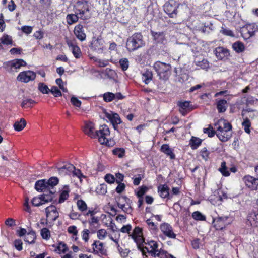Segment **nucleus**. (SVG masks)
Returning a JSON list of instances; mask_svg holds the SVG:
<instances>
[{
	"label": "nucleus",
	"instance_id": "1",
	"mask_svg": "<svg viewBox=\"0 0 258 258\" xmlns=\"http://www.w3.org/2000/svg\"><path fill=\"white\" fill-rule=\"evenodd\" d=\"M145 42L141 32H136L129 37L126 40V48L128 52H134L144 47Z\"/></svg>",
	"mask_w": 258,
	"mask_h": 258
},
{
	"label": "nucleus",
	"instance_id": "2",
	"mask_svg": "<svg viewBox=\"0 0 258 258\" xmlns=\"http://www.w3.org/2000/svg\"><path fill=\"white\" fill-rule=\"evenodd\" d=\"M75 13L80 16V19L87 20L90 17L89 6L88 2L85 0L77 1L74 6Z\"/></svg>",
	"mask_w": 258,
	"mask_h": 258
},
{
	"label": "nucleus",
	"instance_id": "3",
	"mask_svg": "<svg viewBox=\"0 0 258 258\" xmlns=\"http://www.w3.org/2000/svg\"><path fill=\"white\" fill-rule=\"evenodd\" d=\"M153 68L160 79L166 81L168 80L171 74V66L169 64L157 61L154 64Z\"/></svg>",
	"mask_w": 258,
	"mask_h": 258
},
{
	"label": "nucleus",
	"instance_id": "4",
	"mask_svg": "<svg viewBox=\"0 0 258 258\" xmlns=\"http://www.w3.org/2000/svg\"><path fill=\"white\" fill-rule=\"evenodd\" d=\"M110 135V131L107 125H103L98 130L95 132V138H98L101 144H105L107 146H112L114 144L113 141H109L107 137Z\"/></svg>",
	"mask_w": 258,
	"mask_h": 258
},
{
	"label": "nucleus",
	"instance_id": "5",
	"mask_svg": "<svg viewBox=\"0 0 258 258\" xmlns=\"http://www.w3.org/2000/svg\"><path fill=\"white\" fill-rule=\"evenodd\" d=\"M232 218L228 216H218L213 218L212 224L216 230H222L231 224Z\"/></svg>",
	"mask_w": 258,
	"mask_h": 258
},
{
	"label": "nucleus",
	"instance_id": "6",
	"mask_svg": "<svg viewBox=\"0 0 258 258\" xmlns=\"http://www.w3.org/2000/svg\"><path fill=\"white\" fill-rule=\"evenodd\" d=\"M180 4L175 0H169L163 6L164 12L170 18H175L178 13V8Z\"/></svg>",
	"mask_w": 258,
	"mask_h": 258
},
{
	"label": "nucleus",
	"instance_id": "7",
	"mask_svg": "<svg viewBox=\"0 0 258 258\" xmlns=\"http://www.w3.org/2000/svg\"><path fill=\"white\" fill-rule=\"evenodd\" d=\"M87 251L95 255L102 256L107 255V253L104 243L98 240H94L91 245V249H87Z\"/></svg>",
	"mask_w": 258,
	"mask_h": 258
},
{
	"label": "nucleus",
	"instance_id": "8",
	"mask_svg": "<svg viewBox=\"0 0 258 258\" xmlns=\"http://www.w3.org/2000/svg\"><path fill=\"white\" fill-rule=\"evenodd\" d=\"M145 244L147 245L148 247H144L139 249L144 256L147 257L146 252H147L153 257H155V254L159 250L158 249V244L157 241L154 240L147 241V242L145 241Z\"/></svg>",
	"mask_w": 258,
	"mask_h": 258
},
{
	"label": "nucleus",
	"instance_id": "9",
	"mask_svg": "<svg viewBox=\"0 0 258 258\" xmlns=\"http://www.w3.org/2000/svg\"><path fill=\"white\" fill-rule=\"evenodd\" d=\"M258 31V25L256 23L247 24L243 26L240 30L242 37L245 40L254 35Z\"/></svg>",
	"mask_w": 258,
	"mask_h": 258
},
{
	"label": "nucleus",
	"instance_id": "10",
	"mask_svg": "<svg viewBox=\"0 0 258 258\" xmlns=\"http://www.w3.org/2000/svg\"><path fill=\"white\" fill-rule=\"evenodd\" d=\"M105 41L101 36L97 37H93L90 44V48L93 51L99 53H102L105 49Z\"/></svg>",
	"mask_w": 258,
	"mask_h": 258
},
{
	"label": "nucleus",
	"instance_id": "11",
	"mask_svg": "<svg viewBox=\"0 0 258 258\" xmlns=\"http://www.w3.org/2000/svg\"><path fill=\"white\" fill-rule=\"evenodd\" d=\"M143 231L142 228L136 226L131 234H130V237L137 244L138 249H140L141 244L145 242Z\"/></svg>",
	"mask_w": 258,
	"mask_h": 258
},
{
	"label": "nucleus",
	"instance_id": "12",
	"mask_svg": "<svg viewBox=\"0 0 258 258\" xmlns=\"http://www.w3.org/2000/svg\"><path fill=\"white\" fill-rule=\"evenodd\" d=\"M105 116L110 121L113 128L118 132H120L118 125L122 124V121L119 114L112 111L106 112H105Z\"/></svg>",
	"mask_w": 258,
	"mask_h": 258
},
{
	"label": "nucleus",
	"instance_id": "13",
	"mask_svg": "<svg viewBox=\"0 0 258 258\" xmlns=\"http://www.w3.org/2000/svg\"><path fill=\"white\" fill-rule=\"evenodd\" d=\"M46 222L51 223L54 222L59 216L57 208L54 205H50L45 208Z\"/></svg>",
	"mask_w": 258,
	"mask_h": 258
},
{
	"label": "nucleus",
	"instance_id": "14",
	"mask_svg": "<svg viewBox=\"0 0 258 258\" xmlns=\"http://www.w3.org/2000/svg\"><path fill=\"white\" fill-rule=\"evenodd\" d=\"M255 178L250 175H246L242 178V181L245 186L251 190H258V176Z\"/></svg>",
	"mask_w": 258,
	"mask_h": 258
},
{
	"label": "nucleus",
	"instance_id": "15",
	"mask_svg": "<svg viewBox=\"0 0 258 258\" xmlns=\"http://www.w3.org/2000/svg\"><path fill=\"white\" fill-rule=\"evenodd\" d=\"M36 77V74L34 72L28 70L20 72L18 75L17 79L20 82L26 83L34 81Z\"/></svg>",
	"mask_w": 258,
	"mask_h": 258
},
{
	"label": "nucleus",
	"instance_id": "16",
	"mask_svg": "<svg viewBox=\"0 0 258 258\" xmlns=\"http://www.w3.org/2000/svg\"><path fill=\"white\" fill-rule=\"evenodd\" d=\"M160 229L164 235L170 239H176V234L174 232L172 226L168 223L160 224Z\"/></svg>",
	"mask_w": 258,
	"mask_h": 258
},
{
	"label": "nucleus",
	"instance_id": "17",
	"mask_svg": "<svg viewBox=\"0 0 258 258\" xmlns=\"http://www.w3.org/2000/svg\"><path fill=\"white\" fill-rule=\"evenodd\" d=\"M27 65L25 61L22 59H15L5 62L3 64L4 68L6 70H12L13 68L19 69L21 67Z\"/></svg>",
	"mask_w": 258,
	"mask_h": 258
},
{
	"label": "nucleus",
	"instance_id": "18",
	"mask_svg": "<svg viewBox=\"0 0 258 258\" xmlns=\"http://www.w3.org/2000/svg\"><path fill=\"white\" fill-rule=\"evenodd\" d=\"M121 199H123L125 203L121 204L119 201H117L118 207L125 213L131 214L133 211V209L131 206L132 201L125 196H122L119 198V201Z\"/></svg>",
	"mask_w": 258,
	"mask_h": 258
},
{
	"label": "nucleus",
	"instance_id": "19",
	"mask_svg": "<svg viewBox=\"0 0 258 258\" xmlns=\"http://www.w3.org/2000/svg\"><path fill=\"white\" fill-rule=\"evenodd\" d=\"M170 188L166 184H160L157 187V191L162 199H171L172 195L170 194Z\"/></svg>",
	"mask_w": 258,
	"mask_h": 258
},
{
	"label": "nucleus",
	"instance_id": "20",
	"mask_svg": "<svg viewBox=\"0 0 258 258\" xmlns=\"http://www.w3.org/2000/svg\"><path fill=\"white\" fill-rule=\"evenodd\" d=\"M177 106L179 107V112L183 115L185 116L188 112L192 110L190 102L188 101H178Z\"/></svg>",
	"mask_w": 258,
	"mask_h": 258
},
{
	"label": "nucleus",
	"instance_id": "21",
	"mask_svg": "<svg viewBox=\"0 0 258 258\" xmlns=\"http://www.w3.org/2000/svg\"><path fill=\"white\" fill-rule=\"evenodd\" d=\"M225 131L221 132H216V135L218 139L223 142L228 141L232 136V131H230V126L227 125V127H223Z\"/></svg>",
	"mask_w": 258,
	"mask_h": 258
},
{
	"label": "nucleus",
	"instance_id": "22",
	"mask_svg": "<svg viewBox=\"0 0 258 258\" xmlns=\"http://www.w3.org/2000/svg\"><path fill=\"white\" fill-rule=\"evenodd\" d=\"M74 33L76 38L80 41L82 42L86 40V35L84 31V26L81 24H78L75 26Z\"/></svg>",
	"mask_w": 258,
	"mask_h": 258
},
{
	"label": "nucleus",
	"instance_id": "23",
	"mask_svg": "<svg viewBox=\"0 0 258 258\" xmlns=\"http://www.w3.org/2000/svg\"><path fill=\"white\" fill-rule=\"evenodd\" d=\"M215 105L219 113H224L228 106V101L225 99L217 98L215 99Z\"/></svg>",
	"mask_w": 258,
	"mask_h": 258
},
{
	"label": "nucleus",
	"instance_id": "24",
	"mask_svg": "<svg viewBox=\"0 0 258 258\" xmlns=\"http://www.w3.org/2000/svg\"><path fill=\"white\" fill-rule=\"evenodd\" d=\"M57 171L61 175L70 174L74 170L75 166L70 163H67L60 167H57Z\"/></svg>",
	"mask_w": 258,
	"mask_h": 258
},
{
	"label": "nucleus",
	"instance_id": "25",
	"mask_svg": "<svg viewBox=\"0 0 258 258\" xmlns=\"http://www.w3.org/2000/svg\"><path fill=\"white\" fill-rule=\"evenodd\" d=\"M153 39L158 43L163 44L166 41L165 33L164 32H154L151 31Z\"/></svg>",
	"mask_w": 258,
	"mask_h": 258
},
{
	"label": "nucleus",
	"instance_id": "26",
	"mask_svg": "<svg viewBox=\"0 0 258 258\" xmlns=\"http://www.w3.org/2000/svg\"><path fill=\"white\" fill-rule=\"evenodd\" d=\"M94 124L92 122L85 123L83 128L84 133L91 138L95 139Z\"/></svg>",
	"mask_w": 258,
	"mask_h": 258
},
{
	"label": "nucleus",
	"instance_id": "27",
	"mask_svg": "<svg viewBox=\"0 0 258 258\" xmlns=\"http://www.w3.org/2000/svg\"><path fill=\"white\" fill-rule=\"evenodd\" d=\"M227 125L230 126V131H232V126L231 124L225 119H220L214 124V126L216 128V132H221L225 131V129L223 127H227Z\"/></svg>",
	"mask_w": 258,
	"mask_h": 258
},
{
	"label": "nucleus",
	"instance_id": "28",
	"mask_svg": "<svg viewBox=\"0 0 258 258\" xmlns=\"http://www.w3.org/2000/svg\"><path fill=\"white\" fill-rule=\"evenodd\" d=\"M35 189L38 192H45L49 189L46 179L38 180L35 184Z\"/></svg>",
	"mask_w": 258,
	"mask_h": 258
},
{
	"label": "nucleus",
	"instance_id": "29",
	"mask_svg": "<svg viewBox=\"0 0 258 258\" xmlns=\"http://www.w3.org/2000/svg\"><path fill=\"white\" fill-rule=\"evenodd\" d=\"M160 151L167 156H169L171 160H174L175 159V155L173 152V149L170 148L168 144H163L160 148Z\"/></svg>",
	"mask_w": 258,
	"mask_h": 258
},
{
	"label": "nucleus",
	"instance_id": "30",
	"mask_svg": "<svg viewBox=\"0 0 258 258\" xmlns=\"http://www.w3.org/2000/svg\"><path fill=\"white\" fill-rule=\"evenodd\" d=\"M216 57L221 60L227 59L230 55L229 51L223 47H218L216 49Z\"/></svg>",
	"mask_w": 258,
	"mask_h": 258
},
{
	"label": "nucleus",
	"instance_id": "31",
	"mask_svg": "<svg viewBox=\"0 0 258 258\" xmlns=\"http://www.w3.org/2000/svg\"><path fill=\"white\" fill-rule=\"evenodd\" d=\"M247 220L252 227H258V212L252 211L247 216Z\"/></svg>",
	"mask_w": 258,
	"mask_h": 258
},
{
	"label": "nucleus",
	"instance_id": "32",
	"mask_svg": "<svg viewBox=\"0 0 258 258\" xmlns=\"http://www.w3.org/2000/svg\"><path fill=\"white\" fill-rule=\"evenodd\" d=\"M203 140L195 136H192L189 141V145L192 150L198 149L202 144Z\"/></svg>",
	"mask_w": 258,
	"mask_h": 258
},
{
	"label": "nucleus",
	"instance_id": "33",
	"mask_svg": "<svg viewBox=\"0 0 258 258\" xmlns=\"http://www.w3.org/2000/svg\"><path fill=\"white\" fill-rule=\"evenodd\" d=\"M68 45L70 48H71L74 56L77 59L80 58L82 56V52L80 47L72 42L68 43Z\"/></svg>",
	"mask_w": 258,
	"mask_h": 258
},
{
	"label": "nucleus",
	"instance_id": "34",
	"mask_svg": "<svg viewBox=\"0 0 258 258\" xmlns=\"http://www.w3.org/2000/svg\"><path fill=\"white\" fill-rule=\"evenodd\" d=\"M52 246L55 248L54 251L57 253H64L68 251V247L63 242H59L56 245H53Z\"/></svg>",
	"mask_w": 258,
	"mask_h": 258
},
{
	"label": "nucleus",
	"instance_id": "35",
	"mask_svg": "<svg viewBox=\"0 0 258 258\" xmlns=\"http://www.w3.org/2000/svg\"><path fill=\"white\" fill-rule=\"evenodd\" d=\"M27 122L24 118H21L20 121H16L14 124V128L15 131L20 132L26 126Z\"/></svg>",
	"mask_w": 258,
	"mask_h": 258
},
{
	"label": "nucleus",
	"instance_id": "36",
	"mask_svg": "<svg viewBox=\"0 0 258 258\" xmlns=\"http://www.w3.org/2000/svg\"><path fill=\"white\" fill-rule=\"evenodd\" d=\"M79 19H80V16L76 13L69 14L66 16L67 22L70 25L78 22Z\"/></svg>",
	"mask_w": 258,
	"mask_h": 258
},
{
	"label": "nucleus",
	"instance_id": "37",
	"mask_svg": "<svg viewBox=\"0 0 258 258\" xmlns=\"http://www.w3.org/2000/svg\"><path fill=\"white\" fill-rule=\"evenodd\" d=\"M232 48L238 53H241L245 50L244 44L239 41H236L232 44Z\"/></svg>",
	"mask_w": 258,
	"mask_h": 258
},
{
	"label": "nucleus",
	"instance_id": "38",
	"mask_svg": "<svg viewBox=\"0 0 258 258\" xmlns=\"http://www.w3.org/2000/svg\"><path fill=\"white\" fill-rule=\"evenodd\" d=\"M149 188L146 185H142L135 190V194L138 198H144V195L148 191Z\"/></svg>",
	"mask_w": 258,
	"mask_h": 258
},
{
	"label": "nucleus",
	"instance_id": "39",
	"mask_svg": "<svg viewBox=\"0 0 258 258\" xmlns=\"http://www.w3.org/2000/svg\"><path fill=\"white\" fill-rule=\"evenodd\" d=\"M153 79L152 72L149 70H146L142 74V79L143 81L146 84H148Z\"/></svg>",
	"mask_w": 258,
	"mask_h": 258
},
{
	"label": "nucleus",
	"instance_id": "40",
	"mask_svg": "<svg viewBox=\"0 0 258 258\" xmlns=\"http://www.w3.org/2000/svg\"><path fill=\"white\" fill-rule=\"evenodd\" d=\"M69 192V187L67 186H64V189L61 192L59 196L58 201L59 203H63L68 198Z\"/></svg>",
	"mask_w": 258,
	"mask_h": 258
},
{
	"label": "nucleus",
	"instance_id": "41",
	"mask_svg": "<svg viewBox=\"0 0 258 258\" xmlns=\"http://www.w3.org/2000/svg\"><path fill=\"white\" fill-rule=\"evenodd\" d=\"M36 239V233L34 231H31L27 233L24 241L29 244H32L35 242Z\"/></svg>",
	"mask_w": 258,
	"mask_h": 258
},
{
	"label": "nucleus",
	"instance_id": "42",
	"mask_svg": "<svg viewBox=\"0 0 258 258\" xmlns=\"http://www.w3.org/2000/svg\"><path fill=\"white\" fill-rule=\"evenodd\" d=\"M218 170L220 172L222 175L224 176L227 177L230 176V173L226 166L225 161H223L221 164V166Z\"/></svg>",
	"mask_w": 258,
	"mask_h": 258
},
{
	"label": "nucleus",
	"instance_id": "43",
	"mask_svg": "<svg viewBox=\"0 0 258 258\" xmlns=\"http://www.w3.org/2000/svg\"><path fill=\"white\" fill-rule=\"evenodd\" d=\"M125 151L123 148H116L112 150V154L118 158H122L125 155Z\"/></svg>",
	"mask_w": 258,
	"mask_h": 258
},
{
	"label": "nucleus",
	"instance_id": "44",
	"mask_svg": "<svg viewBox=\"0 0 258 258\" xmlns=\"http://www.w3.org/2000/svg\"><path fill=\"white\" fill-rule=\"evenodd\" d=\"M203 131L204 133L207 134L208 136L210 138L216 135V131L213 129V126L211 124H209L207 128H204Z\"/></svg>",
	"mask_w": 258,
	"mask_h": 258
},
{
	"label": "nucleus",
	"instance_id": "45",
	"mask_svg": "<svg viewBox=\"0 0 258 258\" xmlns=\"http://www.w3.org/2000/svg\"><path fill=\"white\" fill-rule=\"evenodd\" d=\"M77 205L78 209L83 213L87 210V204L83 200H78L77 202Z\"/></svg>",
	"mask_w": 258,
	"mask_h": 258
},
{
	"label": "nucleus",
	"instance_id": "46",
	"mask_svg": "<svg viewBox=\"0 0 258 258\" xmlns=\"http://www.w3.org/2000/svg\"><path fill=\"white\" fill-rule=\"evenodd\" d=\"M146 222L147 224L148 225V228L150 231H151L153 232H155L158 230V229L157 225L156 224L153 222H152L150 218L148 219L146 221Z\"/></svg>",
	"mask_w": 258,
	"mask_h": 258
},
{
	"label": "nucleus",
	"instance_id": "47",
	"mask_svg": "<svg viewBox=\"0 0 258 258\" xmlns=\"http://www.w3.org/2000/svg\"><path fill=\"white\" fill-rule=\"evenodd\" d=\"M1 41L2 44L7 45H12L13 43L11 36L7 34H4L3 35L1 38Z\"/></svg>",
	"mask_w": 258,
	"mask_h": 258
},
{
	"label": "nucleus",
	"instance_id": "48",
	"mask_svg": "<svg viewBox=\"0 0 258 258\" xmlns=\"http://www.w3.org/2000/svg\"><path fill=\"white\" fill-rule=\"evenodd\" d=\"M192 217L196 221H205L206 219V216L198 211L193 212Z\"/></svg>",
	"mask_w": 258,
	"mask_h": 258
},
{
	"label": "nucleus",
	"instance_id": "49",
	"mask_svg": "<svg viewBox=\"0 0 258 258\" xmlns=\"http://www.w3.org/2000/svg\"><path fill=\"white\" fill-rule=\"evenodd\" d=\"M103 100L106 102H110L114 100V93L107 92L103 94Z\"/></svg>",
	"mask_w": 258,
	"mask_h": 258
},
{
	"label": "nucleus",
	"instance_id": "50",
	"mask_svg": "<svg viewBox=\"0 0 258 258\" xmlns=\"http://www.w3.org/2000/svg\"><path fill=\"white\" fill-rule=\"evenodd\" d=\"M119 64L122 70L125 71L127 70L129 66V61L126 58H123L119 60Z\"/></svg>",
	"mask_w": 258,
	"mask_h": 258
},
{
	"label": "nucleus",
	"instance_id": "51",
	"mask_svg": "<svg viewBox=\"0 0 258 258\" xmlns=\"http://www.w3.org/2000/svg\"><path fill=\"white\" fill-rule=\"evenodd\" d=\"M38 90L43 94H48L50 92L47 85L45 84L44 83H39L38 86Z\"/></svg>",
	"mask_w": 258,
	"mask_h": 258
},
{
	"label": "nucleus",
	"instance_id": "52",
	"mask_svg": "<svg viewBox=\"0 0 258 258\" xmlns=\"http://www.w3.org/2000/svg\"><path fill=\"white\" fill-rule=\"evenodd\" d=\"M41 236L45 240H49L50 238V232L47 228H43L41 230Z\"/></svg>",
	"mask_w": 258,
	"mask_h": 258
},
{
	"label": "nucleus",
	"instance_id": "53",
	"mask_svg": "<svg viewBox=\"0 0 258 258\" xmlns=\"http://www.w3.org/2000/svg\"><path fill=\"white\" fill-rule=\"evenodd\" d=\"M90 230L87 229H84L81 232L82 239L85 243H87L89 241L90 239Z\"/></svg>",
	"mask_w": 258,
	"mask_h": 258
},
{
	"label": "nucleus",
	"instance_id": "54",
	"mask_svg": "<svg viewBox=\"0 0 258 258\" xmlns=\"http://www.w3.org/2000/svg\"><path fill=\"white\" fill-rule=\"evenodd\" d=\"M242 125L244 127V131L247 134H250L251 122L249 119L248 118H245L243 122L242 123Z\"/></svg>",
	"mask_w": 258,
	"mask_h": 258
},
{
	"label": "nucleus",
	"instance_id": "55",
	"mask_svg": "<svg viewBox=\"0 0 258 258\" xmlns=\"http://www.w3.org/2000/svg\"><path fill=\"white\" fill-rule=\"evenodd\" d=\"M200 154L203 159L207 161L209 158L210 152L207 150V148L204 147L201 150Z\"/></svg>",
	"mask_w": 258,
	"mask_h": 258
},
{
	"label": "nucleus",
	"instance_id": "56",
	"mask_svg": "<svg viewBox=\"0 0 258 258\" xmlns=\"http://www.w3.org/2000/svg\"><path fill=\"white\" fill-rule=\"evenodd\" d=\"M35 103L36 102L32 99H26L22 101L21 106L23 108L31 107V105Z\"/></svg>",
	"mask_w": 258,
	"mask_h": 258
},
{
	"label": "nucleus",
	"instance_id": "57",
	"mask_svg": "<svg viewBox=\"0 0 258 258\" xmlns=\"http://www.w3.org/2000/svg\"><path fill=\"white\" fill-rule=\"evenodd\" d=\"M58 182L59 180L58 178L56 177H52L50 178L49 180H47L48 188L49 189L50 187H53L58 183Z\"/></svg>",
	"mask_w": 258,
	"mask_h": 258
},
{
	"label": "nucleus",
	"instance_id": "58",
	"mask_svg": "<svg viewBox=\"0 0 258 258\" xmlns=\"http://www.w3.org/2000/svg\"><path fill=\"white\" fill-rule=\"evenodd\" d=\"M50 194H43L41 195V198L43 204L51 202L53 199L52 194L51 191H50Z\"/></svg>",
	"mask_w": 258,
	"mask_h": 258
},
{
	"label": "nucleus",
	"instance_id": "59",
	"mask_svg": "<svg viewBox=\"0 0 258 258\" xmlns=\"http://www.w3.org/2000/svg\"><path fill=\"white\" fill-rule=\"evenodd\" d=\"M97 238L99 240H104L107 236V232L105 229H99L96 232Z\"/></svg>",
	"mask_w": 258,
	"mask_h": 258
},
{
	"label": "nucleus",
	"instance_id": "60",
	"mask_svg": "<svg viewBox=\"0 0 258 258\" xmlns=\"http://www.w3.org/2000/svg\"><path fill=\"white\" fill-rule=\"evenodd\" d=\"M117 249L121 256L123 258L126 257L130 252L129 249L127 248L123 249L120 246H117Z\"/></svg>",
	"mask_w": 258,
	"mask_h": 258
},
{
	"label": "nucleus",
	"instance_id": "61",
	"mask_svg": "<svg viewBox=\"0 0 258 258\" xmlns=\"http://www.w3.org/2000/svg\"><path fill=\"white\" fill-rule=\"evenodd\" d=\"M50 92L54 96V97H60L62 96V93L60 90L56 86H52Z\"/></svg>",
	"mask_w": 258,
	"mask_h": 258
},
{
	"label": "nucleus",
	"instance_id": "62",
	"mask_svg": "<svg viewBox=\"0 0 258 258\" xmlns=\"http://www.w3.org/2000/svg\"><path fill=\"white\" fill-rule=\"evenodd\" d=\"M132 229V225L131 224H127L126 225H123L119 231L123 233L128 234L130 236V234H131Z\"/></svg>",
	"mask_w": 258,
	"mask_h": 258
},
{
	"label": "nucleus",
	"instance_id": "63",
	"mask_svg": "<svg viewBox=\"0 0 258 258\" xmlns=\"http://www.w3.org/2000/svg\"><path fill=\"white\" fill-rule=\"evenodd\" d=\"M169 253L164 250L160 249L155 254V257L159 258H168Z\"/></svg>",
	"mask_w": 258,
	"mask_h": 258
},
{
	"label": "nucleus",
	"instance_id": "64",
	"mask_svg": "<svg viewBox=\"0 0 258 258\" xmlns=\"http://www.w3.org/2000/svg\"><path fill=\"white\" fill-rule=\"evenodd\" d=\"M104 180L107 183L112 184L115 182V177L111 174H107L104 177Z\"/></svg>",
	"mask_w": 258,
	"mask_h": 258
}]
</instances>
